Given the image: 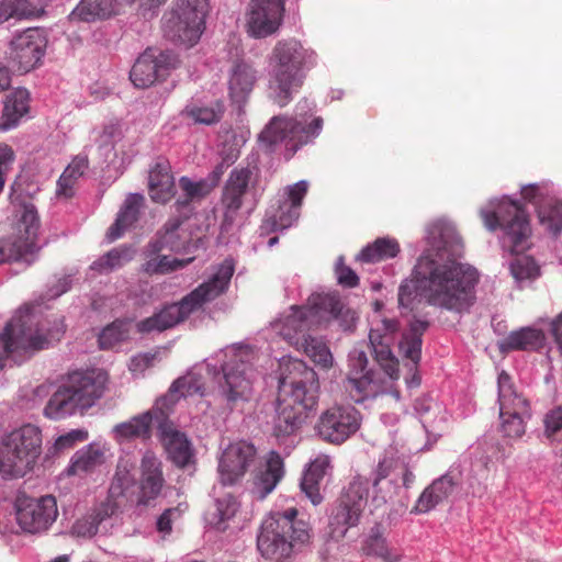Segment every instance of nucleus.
<instances>
[{
  "label": "nucleus",
  "mask_w": 562,
  "mask_h": 562,
  "mask_svg": "<svg viewBox=\"0 0 562 562\" xmlns=\"http://www.w3.org/2000/svg\"><path fill=\"white\" fill-rule=\"evenodd\" d=\"M416 289L434 306L461 313L474 304L477 270L456 259L423 255L415 268Z\"/></svg>",
  "instance_id": "1"
},
{
  "label": "nucleus",
  "mask_w": 562,
  "mask_h": 562,
  "mask_svg": "<svg viewBox=\"0 0 562 562\" xmlns=\"http://www.w3.org/2000/svg\"><path fill=\"white\" fill-rule=\"evenodd\" d=\"M331 319L338 321L340 327L347 330L355 326L357 315L335 294H312L306 305H292L288 313L272 323V327L289 345L296 348L305 344L310 330Z\"/></svg>",
  "instance_id": "2"
},
{
  "label": "nucleus",
  "mask_w": 562,
  "mask_h": 562,
  "mask_svg": "<svg viewBox=\"0 0 562 562\" xmlns=\"http://www.w3.org/2000/svg\"><path fill=\"white\" fill-rule=\"evenodd\" d=\"M290 375L282 376L281 387L290 392L278 400L273 434L285 437L294 434L306 418V413L316 407L319 383L316 372L303 361L294 360L288 366Z\"/></svg>",
  "instance_id": "3"
},
{
  "label": "nucleus",
  "mask_w": 562,
  "mask_h": 562,
  "mask_svg": "<svg viewBox=\"0 0 562 562\" xmlns=\"http://www.w3.org/2000/svg\"><path fill=\"white\" fill-rule=\"evenodd\" d=\"M234 271V261L225 259L215 268L207 281L182 297L180 302L169 304L154 315L139 321L136 324L137 331L142 335L154 331L160 333L186 321L193 312L202 308L205 303L217 299L227 291Z\"/></svg>",
  "instance_id": "4"
},
{
  "label": "nucleus",
  "mask_w": 562,
  "mask_h": 562,
  "mask_svg": "<svg viewBox=\"0 0 562 562\" xmlns=\"http://www.w3.org/2000/svg\"><path fill=\"white\" fill-rule=\"evenodd\" d=\"M108 374L103 370L69 372L47 401L43 414L53 420L83 415L103 396Z\"/></svg>",
  "instance_id": "5"
},
{
  "label": "nucleus",
  "mask_w": 562,
  "mask_h": 562,
  "mask_svg": "<svg viewBox=\"0 0 562 562\" xmlns=\"http://www.w3.org/2000/svg\"><path fill=\"white\" fill-rule=\"evenodd\" d=\"M65 329L60 317L42 319L29 307L19 310L0 335V370L11 353L47 349L54 341L60 340Z\"/></svg>",
  "instance_id": "6"
},
{
  "label": "nucleus",
  "mask_w": 562,
  "mask_h": 562,
  "mask_svg": "<svg viewBox=\"0 0 562 562\" xmlns=\"http://www.w3.org/2000/svg\"><path fill=\"white\" fill-rule=\"evenodd\" d=\"M314 64V52L305 48L301 42L294 38L277 42L270 56L269 88L280 106L286 105L292 94L302 88L305 69Z\"/></svg>",
  "instance_id": "7"
},
{
  "label": "nucleus",
  "mask_w": 562,
  "mask_h": 562,
  "mask_svg": "<svg viewBox=\"0 0 562 562\" xmlns=\"http://www.w3.org/2000/svg\"><path fill=\"white\" fill-rule=\"evenodd\" d=\"M296 516L297 509L291 507L283 513H273L262 521L257 548L265 559L280 562L291 555L296 543L308 541V525Z\"/></svg>",
  "instance_id": "8"
},
{
  "label": "nucleus",
  "mask_w": 562,
  "mask_h": 562,
  "mask_svg": "<svg viewBox=\"0 0 562 562\" xmlns=\"http://www.w3.org/2000/svg\"><path fill=\"white\" fill-rule=\"evenodd\" d=\"M42 431L26 424L3 436L0 441V474L19 479L31 472L42 454Z\"/></svg>",
  "instance_id": "9"
},
{
  "label": "nucleus",
  "mask_w": 562,
  "mask_h": 562,
  "mask_svg": "<svg viewBox=\"0 0 562 562\" xmlns=\"http://www.w3.org/2000/svg\"><path fill=\"white\" fill-rule=\"evenodd\" d=\"M323 127V120L315 117L307 123L305 115L299 117L274 116L259 134V142L272 150L278 144H283L290 159L300 147L307 144L311 138L318 135Z\"/></svg>",
  "instance_id": "10"
},
{
  "label": "nucleus",
  "mask_w": 562,
  "mask_h": 562,
  "mask_svg": "<svg viewBox=\"0 0 562 562\" xmlns=\"http://www.w3.org/2000/svg\"><path fill=\"white\" fill-rule=\"evenodd\" d=\"M481 217L490 231L496 228L504 231V247L512 254L520 252L526 248L531 229L528 215L519 202L504 198L495 210L481 211Z\"/></svg>",
  "instance_id": "11"
},
{
  "label": "nucleus",
  "mask_w": 562,
  "mask_h": 562,
  "mask_svg": "<svg viewBox=\"0 0 562 562\" xmlns=\"http://www.w3.org/2000/svg\"><path fill=\"white\" fill-rule=\"evenodd\" d=\"M369 495V481L357 475L341 493L337 505L333 508L329 522L328 536L333 540L342 539L348 529L356 527L366 507Z\"/></svg>",
  "instance_id": "12"
},
{
  "label": "nucleus",
  "mask_w": 562,
  "mask_h": 562,
  "mask_svg": "<svg viewBox=\"0 0 562 562\" xmlns=\"http://www.w3.org/2000/svg\"><path fill=\"white\" fill-rule=\"evenodd\" d=\"M205 0H178L165 22V33L172 42L193 46L204 31Z\"/></svg>",
  "instance_id": "13"
},
{
  "label": "nucleus",
  "mask_w": 562,
  "mask_h": 562,
  "mask_svg": "<svg viewBox=\"0 0 562 562\" xmlns=\"http://www.w3.org/2000/svg\"><path fill=\"white\" fill-rule=\"evenodd\" d=\"M501 430L509 438H520L526 431L525 420L530 418V404L517 393L512 378L502 371L497 380Z\"/></svg>",
  "instance_id": "14"
},
{
  "label": "nucleus",
  "mask_w": 562,
  "mask_h": 562,
  "mask_svg": "<svg viewBox=\"0 0 562 562\" xmlns=\"http://www.w3.org/2000/svg\"><path fill=\"white\" fill-rule=\"evenodd\" d=\"M15 515L18 525L24 532L44 533L59 515L57 499L49 494L40 497L19 496L15 501Z\"/></svg>",
  "instance_id": "15"
},
{
  "label": "nucleus",
  "mask_w": 562,
  "mask_h": 562,
  "mask_svg": "<svg viewBox=\"0 0 562 562\" xmlns=\"http://www.w3.org/2000/svg\"><path fill=\"white\" fill-rule=\"evenodd\" d=\"M257 183V167L238 166L229 172L221 195L224 226H231L234 223L247 196L256 190Z\"/></svg>",
  "instance_id": "16"
},
{
  "label": "nucleus",
  "mask_w": 562,
  "mask_h": 562,
  "mask_svg": "<svg viewBox=\"0 0 562 562\" xmlns=\"http://www.w3.org/2000/svg\"><path fill=\"white\" fill-rule=\"evenodd\" d=\"M360 425L361 415L353 406L333 405L319 415L315 429L324 441L341 445L358 431Z\"/></svg>",
  "instance_id": "17"
},
{
  "label": "nucleus",
  "mask_w": 562,
  "mask_h": 562,
  "mask_svg": "<svg viewBox=\"0 0 562 562\" xmlns=\"http://www.w3.org/2000/svg\"><path fill=\"white\" fill-rule=\"evenodd\" d=\"M47 46L44 30L29 27L10 42L8 59L18 71L29 72L41 64Z\"/></svg>",
  "instance_id": "18"
},
{
  "label": "nucleus",
  "mask_w": 562,
  "mask_h": 562,
  "mask_svg": "<svg viewBox=\"0 0 562 562\" xmlns=\"http://www.w3.org/2000/svg\"><path fill=\"white\" fill-rule=\"evenodd\" d=\"M250 353L247 350H234L229 360L223 366L224 383L221 390L231 404L247 401L252 390Z\"/></svg>",
  "instance_id": "19"
},
{
  "label": "nucleus",
  "mask_w": 562,
  "mask_h": 562,
  "mask_svg": "<svg viewBox=\"0 0 562 562\" xmlns=\"http://www.w3.org/2000/svg\"><path fill=\"white\" fill-rule=\"evenodd\" d=\"M283 13L282 0H250L246 13L248 34L255 38L274 34L282 24Z\"/></svg>",
  "instance_id": "20"
},
{
  "label": "nucleus",
  "mask_w": 562,
  "mask_h": 562,
  "mask_svg": "<svg viewBox=\"0 0 562 562\" xmlns=\"http://www.w3.org/2000/svg\"><path fill=\"white\" fill-rule=\"evenodd\" d=\"M400 330V323L395 318H382L375 327L371 328L369 340L374 358L383 371L393 380L398 379V360L391 350L395 335Z\"/></svg>",
  "instance_id": "21"
},
{
  "label": "nucleus",
  "mask_w": 562,
  "mask_h": 562,
  "mask_svg": "<svg viewBox=\"0 0 562 562\" xmlns=\"http://www.w3.org/2000/svg\"><path fill=\"white\" fill-rule=\"evenodd\" d=\"M307 190L308 183L305 180L285 187L284 194L278 202V209L263 221L261 229L270 233L291 227L300 217V210Z\"/></svg>",
  "instance_id": "22"
},
{
  "label": "nucleus",
  "mask_w": 562,
  "mask_h": 562,
  "mask_svg": "<svg viewBox=\"0 0 562 562\" xmlns=\"http://www.w3.org/2000/svg\"><path fill=\"white\" fill-rule=\"evenodd\" d=\"M176 58L169 52H160L158 55L149 49L142 54L130 71V79L136 88L146 89L157 80L165 79Z\"/></svg>",
  "instance_id": "23"
},
{
  "label": "nucleus",
  "mask_w": 562,
  "mask_h": 562,
  "mask_svg": "<svg viewBox=\"0 0 562 562\" xmlns=\"http://www.w3.org/2000/svg\"><path fill=\"white\" fill-rule=\"evenodd\" d=\"M256 448L246 441L229 445L222 453L218 464L221 482L233 485L238 482L255 462Z\"/></svg>",
  "instance_id": "24"
},
{
  "label": "nucleus",
  "mask_w": 562,
  "mask_h": 562,
  "mask_svg": "<svg viewBox=\"0 0 562 562\" xmlns=\"http://www.w3.org/2000/svg\"><path fill=\"white\" fill-rule=\"evenodd\" d=\"M186 220L181 213L169 218L158 232L156 240L150 243L151 252L158 254L161 250L190 252L192 249H196L201 239H193L191 233L183 227Z\"/></svg>",
  "instance_id": "25"
},
{
  "label": "nucleus",
  "mask_w": 562,
  "mask_h": 562,
  "mask_svg": "<svg viewBox=\"0 0 562 562\" xmlns=\"http://www.w3.org/2000/svg\"><path fill=\"white\" fill-rule=\"evenodd\" d=\"M11 202L14 207L11 234L23 244V247L35 254L40 249L37 237L41 220L37 210L34 204L20 201L18 198L12 199Z\"/></svg>",
  "instance_id": "26"
},
{
  "label": "nucleus",
  "mask_w": 562,
  "mask_h": 562,
  "mask_svg": "<svg viewBox=\"0 0 562 562\" xmlns=\"http://www.w3.org/2000/svg\"><path fill=\"white\" fill-rule=\"evenodd\" d=\"M400 461L394 457L382 458L372 472V503L375 507L385 505L394 498L397 493L396 471Z\"/></svg>",
  "instance_id": "27"
},
{
  "label": "nucleus",
  "mask_w": 562,
  "mask_h": 562,
  "mask_svg": "<svg viewBox=\"0 0 562 562\" xmlns=\"http://www.w3.org/2000/svg\"><path fill=\"white\" fill-rule=\"evenodd\" d=\"M165 403L166 398H162L151 409L117 424L114 427L116 438L121 440L149 439L154 423L157 424L159 429L160 422L166 417V412L162 409Z\"/></svg>",
  "instance_id": "28"
},
{
  "label": "nucleus",
  "mask_w": 562,
  "mask_h": 562,
  "mask_svg": "<svg viewBox=\"0 0 562 562\" xmlns=\"http://www.w3.org/2000/svg\"><path fill=\"white\" fill-rule=\"evenodd\" d=\"M139 492L137 503L148 505L156 499L165 484L161 461L150 451H146L140 460Z\"/></svg>",
  "instance_id": "29"
},
{
  "label": "nucleus",
  "mask_w": 562,
  "mask_h": 562,
  "mask_svg": "<svg viewBox=\"0 0 562 562\" xmlns=\"http://www.w3.org/2000/svg\"><path fill=\"white\" fill-rule=\"evenodd\" d=\"M284 475V463L281 456L276 451H270L265 462L261 463L252 473V492L259 499H263L270 494Z\"/></svg>",
  "instance_id": "30"
},
{
  "label": "nucleus",
  "mask_w": 562,
  "mask_h": 562,
  "mask_svg": "<svg viewBox=\"0 0 562 562\" xmlns=\"http://www.w3.org/2000/svg\"><path fill=\"white\" fill-rule=\"evenodd\" d=\"M159 436L172 462L180 468L188 465L192 458L191 445L187 436L168 419L167 414L160 422Z\"/></svg>",
  "instance_id": "31"
},
{
  "label": "nucleus",
  "mask_w": 562,
  "mask_h": 562,
  "mask_svg": "<svg viewBox=\"0 0 562 562\" xmlns=\"http://www.w3.org/2000/svg\"><path fill=\"white\" fill-rule=\"evenodd\" d=\"M134 2L135 0H81L68 18L72 22H92L97 19H108L119 14Z\"/></svg>",
  "instance_id": "32"
},
{
  "label": "nucleus",
  "mask_w": 562,
  "mask_h": 562,
  "mask_svg": "<svg viewBox=\"0 0 562 562\" xmlns=\"http://www.w3.org/2000/svg\"><path fill=\"white\" fill-rule=\"evenodd\" d=\"M257 82V71L252 65L238 60L229 70L228 94L233 102L244 103Z\"/></svg>",
  "instance_id": "33"
},
{
  "label": "nucleus",
  "mask_w": 562,
  "mask_h": 562,
  "mask_svg": "<svg viewBox=\"0 0 562 562\" xmlns=\"http://www.w3.org/2000/svg\"><path fill=\"white\" fill-rule=\"evenodd\" d=\"M120 512V503L115 499H105L94 507L88 515L78 518L70 532L75 537L91 538L97 535L99 525Z\"/></svg>",
  "instance_id": "34"
},
{
  "label": "nucleus",
  "mask_w": 562,
  "mask_h": 562,
  "mask_svg": "<svg viewBox=\"0 0 562 562\" xmlns=\"http://www.w3.org/2000/svg\"><path fill=\"white\" fill-rule=\"evenodd\" d=\"M148 193L156 203L165 204L176 194L175 178L169 162H156L148 175Z\"/></svg>",
  "instance_id": "35"
},
{
  "label": "nucleus",
  "mask_w": 562,
  "mask_h": 562,
  "mask_svg": "<svg viewBox=\"0 0 562 562\" xmlns=\"http://www.w3.org/2000/svg\"><path fill=\"white\" fill-rule=\"evenodd\" d=\"M453 487L454 482L451 476H440L424 490L411 513L426 514L430 512L451 495Z\"/></svg>",
  "instance_id": "36"
},
{
  "label": "nucleus",
  "mask_w": 562,
  "mask_h": 562,
  "mask_svg": "<svg viewBox=\"0 0 562 562\" xmlns=\"http://www.w3.org/2000/svg\"><path fill=\"white\" fill-rule=\"evenodd\" d=\"M144 202V195L138 193H132L126 196L115 222L108 229L106 237L109 241L121 238L124 232L137 222Z\"/></svg>",
  "instance_id": "37"
},
{
  "label": "nucleus",
  "mask_w": 562,
  "mask_h": 562,
  "mask_svg": "<svg viewBox=\"0 0 562 562\" xmlns=\"http://www.w3.org/2000/svg\"><path fill=\"white\" fill-rule=\"evenodd\" d=\"M179 187L183 192V198H180L176 201L175 207L176 212L183 214L186 218H189L192 214L191 203L201 201L214 189V186L210 184L209 180L206 179L193 181L186 176L179 179Z\"/></svg>",
  "instance_id": "38"
},
{
  "label": "nucleus",
  "mask_w": 562,
  "mask_h": 562,
  "mask_svg": "<svg viewBox=\"0 0 562 562\" xmlns=\"http://www.w3.org/2000/svg\"><path fill=\"white\" fill-rule=\"evenodd\" d=\"M30 93L24 88L14 89L7 95L0 119V130L8 131L18 125L20 119L29 112Z\"/></svg>",
  "instance_id": "39"
},
{
  "label": "nucleus",
  "mask_w": 562,
  "mask_h": 562,
  "mask_svg": "<svg viewBox=\"0 0 562 562\" xmlns=\"http://www.w3.org/2000/svg\"><path fill=\"white\" fill-rule=\"evenodd\" d=\"M329 465L327 457H321L310 463L301 480V490L313 505H318L323 501L319 493V483L324 479L326 469Z\"/></svg>",
  "instance_id": "40"
},
{
  "label": "nucleus",
  "mask_w": 562,
  "mask_h": 562,
  "mask_svg": "<svg viewBox=\"0 0 562 562\" xmlns=\"http://www.w3.org/2000/svg\"><path fill=\"white\" fill-rule=\"evenodd\" d=\"M428 322L416 319L411 323L409 329L402 335L398 342L401 355L416 367L422 357L423 335L428 328Z\"/></svg>",
  "instance_id": "41"
},
{
  "label": "nucleus",
  "mask_w": 562,
  "mask_h": 562,
  "mask_svg": "<svg viewBox=\"0 0 562 562\" xmlns=\"http://www.w3.org/2000/svg\"><path fill=\"white\" fill-rule=\"evenodd\" d=\"M134 471L135 462L131 458L125 457L119 460L116 472L106 499L117 501L120 503V508L122 507V498L125 493L136 483Z\"/></svg>",
  "instance_id": "42"
},
{
  "label": "nucleus",
  "mask_w": 562,
  "mask_h": 562,
  "mask_svg": "<svg viewBox=\"0 0 562 562\" xmlns=\"http://www.w3.org/2000/svg\"><path fill=\"white\" fill-rule=\"evenodd\" d=\"M238 508L239 503L237 499L233 495L226 494L215 499L213 507L206 513V521L216 530L225 531Z\"/></svg>",
  "instance_id": "43"
},
{
  "label": "nucleus",
  "mask_w": 562,
  "mask_h": 562,
  "mask_svg": "<svg viewBox=\"0 0 562 562\" xmlns=\"http://www.w3.org/2000/svg\"><path fill=\"white\" fill-rule=\"evenodd\" d=\"M344 387L353 402L361 403L376 395L379 383L375 380V373L373 371H367L363 374H348L344 382Z\"/></svg>",
  "instance_id": "44"
},
{
  "label": "nucleus",
  "mask_w": 562,
  "mask_h": 562,
  "mask_svg": "<svg viewBox=\"0 0 562 562\" xmlns=\"http://www.w3.org/2000/svg\"><path fill=\"white\" fill-rule=\"evenodd\" d=\"M544 334L541 329L524 327L512 331L502 342L503 350H537L543 346Z\"/></svg>",
  "instance_id": "45"
},
{
  "label": "nucleus",
  "mask_w": 562,
  "mask_h": 562,
  "mask_svg": "<svg viewBox=\"0 0 562 562\" xmlns=\"http://www.w3.org/2000/svg\"><path fill=\"white\" fill-rule=\"evenodd\" d=\"M362 551L366 555L378 558L383 562L401 561V554L389 546L380 526L371 529L369 537L362 546Z\"/></svg>",
  "instance_id": "46"
},
{
  "label": "nucleus",
  "mask_w": 562,
  "mask_h": 562,
  "mask_svg": "<svg viewBox=\"0 0 562 562\" xmlns=\"http://www.w3.org/2000/svg\"><path fill=\"white\" fill-rule=\"evenodd\" d=\"M88 168L86 157H76L67 166L57 181L56 196L59 199H70L75 194V184Z\"/></svg>",
  "instance_id": "47"
},
{
  "label": "nucleus",
  "mask_w": 562,
  "mask_h": 562,
  "mask_svg": "<svg viewBox=\"0 0 562 562\" xmlns=\"http://www.w3.org/2000/svg\"><path fill=\"white\" fill-rule=\"evenodd\" d=\"M400 252V244L390 237L376 238L372 244L364 247L358 255V260L366 263H374L394 258Z\"/></svg>",
  "instance_id": "48"
},
{
  "label": "nucleus",
  "mask_w": 562,
  "mask_h": 562,
  "mask_svg": "<svg viewBox=\"0 0 562 562\" xmlns=\"http://www.w3.org/2000/svg\"><path fill=\"white\" fill-rule=\"evenodd\" d=\"M103 461V452L99 448L89 445L72 456L67 473L69 475H83L101 465Z\"/></svg>",
  "instance_id": "49"
},
{
  "label": "nucleus",
  "mask_w": 562,
  "mask_h": 562,
  "mask_svg": "<svg viewBox=\"0 0 562 562\" xmlns=\"http://www.w3.org/2000/svg\"><path fill=\"white\" fill-rule=\"evenodd\" d=\"M43 13V8L32 4L29 0H0V23L10 19L38 18Z\"/></svg>",
  "instance_id": "50"
},
{
  "label": "nucleus",
  "mask_w": 562,
  "mask_h": 562,
  "mask_svg": "<svg viewBox=\"0 0 562 562\" xmlns=\"http://www.w3.org/2000/svg\"><path fill=\"white\" fill-rule=\"evenodd\" d=\"M135 255L132 246H120L111 249L91 265V269L100 273L110 272L128 263Z\"/></svg>",
  "instance_id": "51"
},
{
  "label": "nucleus",
  "mask_w": 562,
  "mask_h": 562,
  "mask_svg": "<svg viewBox=\"0 0 562 562\" xmlns=\"http://www.w3.org/2000/svg\"><path fill=\"white\" fill-rule=\"evenodd\" d=\"M224 111V104L217 101L212 105L189 104L181 114L194 124L212 125L221 121Z\"/></svg>",
  "instance_id": "52"
},
{
  "label": "nucleus",
  "mask_w": 562,
  "mask_h": 562,
  "mask_svg": "<svg viewBox=\"0 0 562 562\" xmlns=\"http://www.w3.org/2000/svg\"><path fill=\"white\" fill-rule=\"evenodd\" d=\"M131 319H115L105 326L99 335L98 341L101 349H112L130 337Z\"/></svg>",
  "instance_id": "53"
},
{
  "label": "nucleus",
  "mask_w": 562,
  "mask_h": 562,
  "mask_svg": "<svg viewBox=\"0 0 562 562\" xmlns=\"http://www.w3.org/2000/svg\"><path fill=\"white\" fill-rule=\"evenodd\" d=\"M295 349L302 350L315 364L323 369H329L333 367V355L326 342L321 338L310 335L305 338V344L297 346Z\"/></svg>",
  "instance_id": "54"
},
{
  "label": "nucleus",
  "mask_w": 562,
  "mask_h": 562,
  "mask_svg": "<svg viewBox=\"0 0 562 562\" xmlns=\"http://www.w3.org/2000/svg\"><path fill=\"white\" fill-rule=\"evenodd\" d=\"M204 383L202 378L194 373H188L177 379L169 389V394L172 398L179 400L194 394H202Z\"/></svg>",
  "instance_id": "55"
},
{
  "label": "nucleus",
  "mask_w": 562,
  "mask_h": 562,
  "mask_svg": "<svg viewBox=\"0 0 562 562\" xmlns=\"http://www.w3.org/2000/svg\"><path fill=\"white\" fill-rule=\"evenodd\" d=\"M34 255L29 248L12 234L0 238V265L9 261L27 260V256Z\"/></svg>",
  "instance_id": "56"
},
{
  "label": "nucleus",
  "mask_w": 562,
  "mask_h": 562,
  "mask_svg": "<svg viewBox=\"0 0 562 562\" xmlns=\"http://www.w3.org/2000/svg\"><path fill=\"white\" fill-rule=\"evenodd\" d=\"M194 260V257L187 259H171L168 256H158L145 262L144 271L148 274H164L181 269Z\"/></svg>",
  "instance_id": "57"
},
{
  "label": "nucleus",
  "mask_w": 562,
  "mask_h": 562,
  "mask_svg": "<svg viewBox=\"0 0 562 562\" xmlns=\"http://www.w3.org/2000/svg\"><path fill=\"white\" fill-rule=\"evenodd\" d=\"M538 217L540 222L547 225L548 229L553 234L560 233L562 229V202L552 201L538 209Z\"/></svg>",
  "instance_id": "58"
},
{
  "label": "nucleus",
  "mask_w": 562,
  "mask_h": 562,
  "mask_svg": "<svg viewBox=\"0 0 562 562\" xmlns=\"http://www.w3.org/2000/svg\"><path fill=\"white\" fill-rule=\"evenodd\" d=\"M510 271L516 281L535 280L539 276V266L529 256L517 257L510 263Z\"/></svg>",
  "instance_id": "59"
},
{
  "label": "nucleus",
  "mask_w": 562,
  "mask_h": 562,
  "mask_svg": "<svg viewBox=\"0 0 562 562\" xmlns=\"http://www.w3.org/2000/svg\"><path fill=\"white\" fill-rule=\"evenodd\" d=\"M88 431L82 429H74L65 435L59 436L54 443L55 452H61L72 448L77 442L87 440Z\"/></svg>",
  "instance_id": "60"
},
{
  "label": "nucleus",
  "mask_w": 562,
  "mask_h": 562,
  "mask_svg": "<svg viewBox=\"0 0 562 562\" xmlns=\"http://www.w3.org/2000/svg\"><path fill=\"white\" fill-rule=\"evenodd\" d=\"M159 351H148L136 355L131 359L130 370L135 373L144 372L159 360Z\"/></svg>",
  "instance_id": "61"
},
{
  "label": "nucleus",
  "mask_w": 562,
  "mask_h": 562,
  "mask_svg": "<svg viewBox=\"0 0 562 562\" xmlns=\"http://www.w3.org/2000/svg\"><path fill=\"white\" fill-rule=\"evenodd\" d=\"M544 435L551 438L562 429V407H555L549 411L544 418Z\"/></svg>",
  "instance_id": "62"
},
{
  "label": "nucleus",
  "mask_w": 562,
  "mask_h": 562,
  "mask_svg": "<svg viewBox=\"0 0 562 562\" xmlns=\"http://www.w3.org/2000/svg\"><path fill=\"white\" fill-rule=\"evenodd\" d=\"M13 161V149L9 145L0 143V193L2 192L4 187L5 175L9 171Z\"/></svg>",
  "instance_id": "63"
},
{
  "label": "nucleus",
  "mask_w": 562,
  "mask_h": 562,
  "mask_svg": "<svg viewBox=\"0 0 562 562\" xmlns=\"http://www.w3.org/2000/svg\"><path fill=\"white\" fill-rule=\"evenodd\" d=\"M368 357L364 351L353 350L349 356V374H363L369 371Z\"/></svg>",
  "instance_id": "64"
}]
</instances>
